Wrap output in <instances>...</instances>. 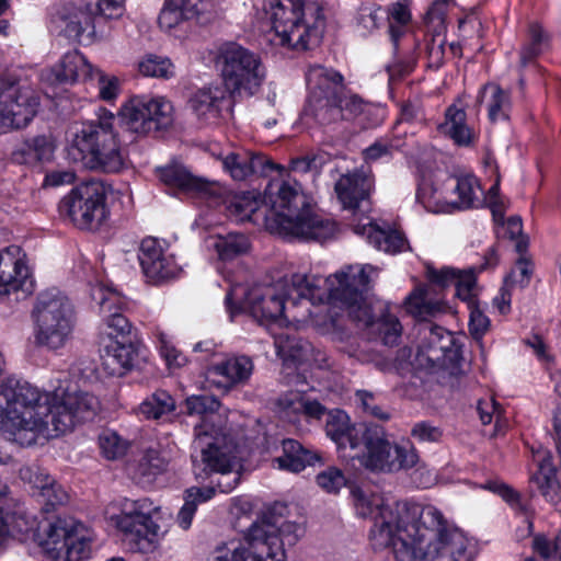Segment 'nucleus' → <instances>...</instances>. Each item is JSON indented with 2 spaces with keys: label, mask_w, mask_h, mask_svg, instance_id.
<instances>
[{
  "label": "nucleus",
  "mask_w": 561,
  "mask_h": 561,
  "mask_svg": "<svg viewBox=\"0 0 561 561\" xmlns=\"http://www.w3.org/2000/svg\"><path fill=\"white\" fill-rule=\"evenodd\" d=\"M222 84L230 90V96H252L265 80L266 70L261 58L249 49L228 44L218 56Z\"/></svg>",
  "instance_id": "4468645a"
},
{
  "label": "nucleus",
  "mask_w": 561,
  "mask_h": 561,
  "mask_svg": "<svg viewBox=\"0 0 561 561\" xmlns=\"http://www.w3.org/2000/svg\"><path fill=\"white\" fill-rule=\"evenodd\" d=\"M373 188L370 178H339L334 192L343 209L356 210L368 201Z\"/></svg>",
  "instance_id": "2f4dec72"
},
{
  "label": "nucleus",
  "mask_w": 561,
  "mask_h": 561,
  "mask_svg": "<svg viewBox=\"0 0 561 561\" xmlns=\"http://www.w3.org/2000/svg\"><path fill=\"white\" fill-rule=\"evenodd\" d=\"M39 98L21 80H0V135L26 128L37 114Z\"/></svg>",
  "instance_id": "dca6fc26"
},
{
  "label": "nucleus",
  "mask_w": 561,
  "mask_h": 561,
  "mask_svg": "<svg viewBox=\"0 0 561 561\" xmlns=\"http://www.w3.org/2000/svg\"><path fill=\"white\" fill-rule=\"evenodd\" d=\"M416 198L428 211L451 213V203L439 192L433 178H421Z\"/></svg>",
  "instance_id": "a18cd8bd"
},
{
  "label": "nucleus",
  "mask_w": 561,
  "mask_h": 561,
  "mask_svg": "<svg viewBox=\"0 0 561 561\" xmlns=\"http://www.w3.org/2000/svg\"><path fill=\"white\" fill-rule=\"evenodd\" d=\"M61 552H57L54 559L57 561H81L89 557L90 540L85 535L83 525L78 523L68 541L60 546Z\"/></svg>",
  "instance_id": "c03bdc74"
},
{
  "label": "nucleus",
  "mask_w": 561,
  "mask_h": 561,
  "mask_svg": "<svg viewBox=\"0 0 561 561\" xmlns=\"http://www.w3.org/2000/svg\"><path fill=\"white\" fill-rule=\"evenodd\" d=\"M215 494V488H197L192 486L184 492V504L181 507L176 522L179 526L186 530L191 527L193 517L196 513L197 506L208 500Z\"/></svg>",
  "instance_id": "79ce46f5"
},
{
  "label": "nucleus",
  "mask_w": 561,
  "mask_h": 561,
  "mask_svg": "<svg viewBox=\"0 0 561 561\" xmlns=\"http://www.w3.org/2000/svg\"><path fill=\"white\" fill-rule=\"evenodd\" d=\"M230 90L220 84H210L198 89L188 100V106L203 124L216 123L224 110L231 107Z\"/></svg>",
  "instance_id": "5701e85b"
},
{
  "label": "nucleus",
  "mask_w": 561,
  "mask_h": 561,
  "mask_svg": "<svg viewBox=\"0 0 561 561\" xmlns=\"http://www.w3.org/2000/svg\"><path fill=\"white\" fill-rule=\"evenodd\" d=\"M529 482L538 489L547 502L556 507L561 506V484L549 458L543 457L539 461L538 469L530 476Z\"/></svg>",
  "instance_id": "c9c22d12"
},
{
  "label": "nucleus",
  "mask_w": 561,
  "mask_h": 561,
  "mask_svg": "<svg viewBox=\"0 0 561 561\" xmlns=\"http://www.w3.org/2000/svg\"><path fill=\"white\" fill-rule=\"evenodd\" d=\"M99 409L98 398L89 392L67 391L59 397L16 377L0 382V432L21 446L64 434L76 422L93 419Z\"/></svg>",
  "instance_id": "f03ea898"
},
{
  "label": "nucleus",
  "mask_w": 561,
  "mask_h": 561,
  "mask_svg": "<svg viewBox=\"0 0 561 561\" xmlns=\"http://www.w3.org/2000/svg\"><path fill=\"white\" fill-rule=\"evenodd\" d=\"M32 317L37 345L56 351L62 348L72 337L75 308L69 298L58 289H48L37 296Z\"/></svg>",
  "instance_id": "9d476101"
},
{
  "label": "nucleus",
  "mask_w": 561,
  "mask_h": 561,
  "mask_svg": "<svg viewBox=\"0 0 561 561\" xmlns=\"http://www.w3.org/2000/svg\"><path fill=\"white\" fill-rule=\"evenodd\" d=\"M486 490H490L494 493H497L506 503H508L514 510L527 515L529 512V506L527 503H525L520 494L512 489L510 485L497 482V481H491L484 484L483 486Z\"/></svg>",
  "instance_id": "4d7b16f0"
},
{
  "label": "nucleus",
  "mask_w": 561,
  "mask_h": 561,
  "mask_svg": "<svg viewBox=\"0 0 561 561\" xmlns=\"http://www.w3.org/2000/svg\"><path fill=\"white\" fill-rule=\"evenodd\" d=\"M483 91L491 93L488 104L490 121L495 123L507 119L511 108L510 93L497 84H486Z\"/></svg>",
  "instance_id": "09e8293b"
},
{
  "label": "nucleus",
  "mask_w": 561,
  "mask_h": 561,
  "mask_svg": "<svg viewBox=\"0 0 561 561\" xmlns=\"http://www.w3.org/2000/svg\"><path fill=\"white\" fill-rule=\"evenodd\" d=\"M453 337L442 328L431 329L428 336V346L422 354L426 356L432 366H444L447 354L451 352Z\"/></svg>",
  "instance_id": "49530a36"
},
{
  "label": "nucleus",
  "mask_w": 561,
  "mask_h": 561,
  "mask_svg": "<svg viewBox=\"0 0 561 561\" xmlns=\"http://www.w3.org/2000/svg\"><path fill=\"white\" fill-rule=\"evenodd\" d=\"M262 216L272 233L284 238L325 241L337 229L336 222L313 211V199L295 178H271L263 195Z\"/></svg>",
  "instance_id": "7ed1b4c3"
},
{
  "label": "nucleus",
  "mask_w": 561,
  "mask_h": 561,
  "mask_svg": "<svg viewBox=\"0 0 561 561\" xmlns=\"http://www.w3.org/2000/svg\"><path fill=\"white\" fill-rule=\"evenodd\" d=\"M165 461L160 457L157 450H148L139 460L137 470L139 476L151 481L153 477L161 473L165 469Z\"/></svg>",
  "instance_id": "13d9d810"
},
{
  "label": "nucleus",
  "mask_w": 561,
  "mask_h": 561,
  "mask_svg": "<svg viewBox=\"0 0 561 561\" xmlns=\"http://www.w3.org/2000/svg\"><path fill=\"white\" fill-rule=\"evenodd\" d=\"M456 295L462 300L468 302V307L476 305L473 290L476 287V275L472 271L459 272L457 280L455 282Z\"/></svg>",
  "instance_id": "69168bd1"
},
{
  "label": "nucleus",
  "mask_w": 561,
  "mask_h": 561,
  "mask_svg": "<svg viewBox=\"0 0 561 561\" xmlns=\"http://www.w3.org/2000/svg\"><path fill=\"white\" fill-rule=\"evenodd\" d=\"M194 431L191 457L197 479L204 480L213 473H226L238 468L237 446L232 438L217 433L207 424H196Z\"/></svg>",
  "instance_id": "ddd939ff"
},
{
  "label": "nucleus",
  "mask_w": 561,
  "mask_h": 561,
  "mask_svg": "<svg viewBox=\"0 0 561 561\" xmlns=\"http://www.w3.org/2000/svg\"><path fill=\"white\" fill-rule=\"evenodd\" d=\"M362 439L356 451L360 465L377 473H396L409 470L420 461L416 448L410 444H397L389 439L385 428L376 423H370L365 432H358Z\"/></svg>",
  "instance_id": "9b49d317"
},
{
  "label": "nucleus",
  "mask_w": 561,
  "mask_h": 561,
  "mask_svg": "<svg viewBox=\"0 0 561 561\" xmlns=\"http://www.w3.org/2000/svg\"><path fill=\"white\" fill-rule=\"evenodd\" d=\"M119 118L131 133L148 135L173 125L174 107L164 98L135 96L122 106Z\"/></svg>",
  "instance_id": "f3484780"
},
{
  "label": "nucleus",
  "mask_w": 561,
  "mask_h": 561,
  "mask_svg": "<svg viewBox=\"0 0 561 561\" xmlns=\"http://www.w3.org/2000/svg\"><path fill=\"white\" fill-rule=\"evenodd\" d=\"M535 551L549 561H561V531L553 542L543 536H536L533 540Z\"/></svg>",
  "instance_id": "e2e57ef3"
},
{
  "label": "nucleus",
  "mask_w": 561,
  "mask_h": 561,
  "mask_svg": "<svg viewBox=\"0 0 561 561\" xmlns=\"http://www.w3.org/2000/svg\"><path fill=\"white\" fill-rule=\"evenodd\" d=\"M533 264L526 256H519L516 261L515 267L505 277V284L510 286H518L520 288L526 287L533 274Z\"/></svg>",
  "instance_id": "052dcab7"
},
{
  "label": "nucleus",
  "mask_w": 561,
  "mask_h": 561,
  "mask_svg": "<svg viewBox=\"0 0 561 561\" xmlns=\"http://www.w3.org/2000/svg\"><path fill=\"white\" fill-rule=\"evenodd\" d=\"M459 272L451 267L439 271L428 267L427 277L430 285L417 287L405 300L408 312L420 319L435 316L443 310V300L438 297L437 288L443 289L455 285Z\"/></svg>",
  "instance_id": "aec40b11"
},
{
  "label": "nucleus",
  "mask_w": 561,
  "mask_h": 561,
  "mask_svg": "<svg viewBox=\"0 0 561 561\" xmlns=\"http://www.w3.org/2000/svg\"><path fill=\"white\" fill-rule=\"evenodd\" d=\"M138 410L146 419L158 420L175 410V401L167 391L157 390L139 404Z\"/></svg>",
  "instance_id": "de8ad7c7"
},
{
  "label": "nucleus",
  "mask_w": 561,
  "mask_h": 561,
  "mask_svg": "<svg viewBox=\"0 0 561 561\" xmlns=\"http://www.w3.org/2000/svg\"><path fill=\"white\" fill-rule=\"evenodd\" d=\"M382 11L376 5H363L357 14V27L362 34H367L378 28L382 20Z\"/></svg>",
  "instance_id": "680f3d73"
},
{
  "label": "nucleus",
  "mask_w": 561,
  "mask_h": 561,
  "mask_svg": "<svg viewBox=\"0 0 561 561\" xmlns=\"http://www.w3.org/2000/svg\"><path fill=\"white\" fill-rule=\"evenodd\" d=\"M263 199H259V195L253 192H247L237 195L230 202V211L238 217L239 220H256L261 213Z\"/></svg>",
  "instance_id": "8fccbe9b"
},
{
  "label": "nucleus",
  "mask_w": 561,
  "mask_h": 561,
  "mask_svg": "<svg viewBox=\"0 0 561 561\" xmlns=\"http://www.w3.org/2000/svg\"><path fill=\"white\" fill-rule=\"evenodd\" d=\"M334 160L324 151L312 152L290 160L288 167L274 162L262 153L231 152L222 159L224 171L231 175H268L288 173H333Z\"/></svg>",
  "instance_id": "f8f14e48"
},
{
  "label": "nucleus",
  "mask_w": 561,
  "mask_h": 561,
  "mask_svg": "<svg viewBox=\"0 0 561 561\" xmlns=\"http://www.w3.org/2000/svg\"><path fill=\"white\" fill-rule=\"evenodd\" d=\"M316 479L318 485L328 493H337L346 484L344 473L336 467H328Z\"/></svg>",
  "instance_id": "bf43d9fd"
},
{
  "label": "nucleus",
  "mask_w": 561,
  "mask_h": 561,
  "mask_svg": "<svg viewBox=\"0 0 561 561\" xmlns=\"http://www.w3.org/2000/svg\"><path fill=\"white\" fill-rule=\"evenodd\" d=\"M283 449L284 455L277 457L274 462L277 463L279 469H285L291 472H300L307 466H314L322 459L321 454L305 448L295 439L284 440Z\"/></svg>",
  "instance_id": "f704fd0d"
},
{
  "label": "nucleus",
  "mask_w": 561,
  "mask_h": 561,
  "mask_svg": "<svg viewBox=\"0 0 561 561\" xmlns=\"http://www.w3.org/2000/svg\"><path fill=\"white\" fill-rule=\"evenodd\" d=\"M205 10L203 0H165L159 14V26L171 32L186 21L197 19Z\"/></svg>",
  "instance_id": "c756f323"
},
{
  "label": "nucleus",
  "mask_w": 561,
  "mask_h": 561,
  "mask_svg": "<svg viewBox=\"0 0 561 561\" xmlns=\"http://www.w3.org/2000/svg\"><path fill=\"white\" fill-rule=\"evenodd\" d=\"M339 107L341 108V119L351 121L366 112L368 105L364 102V100L356 95L350 93L344 83L342 82V89L339 93Z\"/></svg>",
  "instance_id": "864d4df0"
},
{
  "label": "nucleus",
  "mask_w": 561,
  "mask_h": 561,
  "mask_svg": "<svg viewBox=\"0 0 561 561\" xmlns=\"http://www.w3.org/2000/svg\"><path fill=\"white\" fill-rule=\"evenodd\" d=\"M354 231L365 237L376 249L386 253L396 254L408 248L405 237L398 230H385L373 222H368L357 225Z\"/></svg>",
  "instance_id": "473e14b6"
},
{
  "label": "nucleus",
  "mask_w": 561,
  "mask_h": 561,
  "mask_svg": "<svg viewBox=\"0 0 561 561\" xmlns=\"http://www.w3.org/2000/svg\"><path fill=\"white\" fill-rule=\"evenodd\" d=\"M221 261H229L242 255L249 250V241L244 234L229 233L227 236H213L207 240Z\"/></svg>",
  "instance_id": "a19ab883"
},
{
  "label": "nucleus",
  "mask_w": 561,
  "mask_h": 561,
  "mask_svg": "<svg viewBox=\"0 0 561 561\" xmlns=\"http://www.w3.org/2000/svg\"><path fill=\"white\" fill-rule=\"evenodd\" d=\"M358 516L370 518L374 549L392 548L398 561H473L469 540L432 505L352 491Z\"/></svg>",
  "instance_id": "f257e3e1"
},
{
  "label": "nucleus",
  "mask_w": 561,
  "mask_h": 561,
  "mask_svg": "<svg viewBox=\"0 0 561 561\" xmlns=\"http://www.w3.org/2000/svg\"><path fill=\"white\" fill-rule=\"evenodd\" d=\"M465 110L451 105L446 110L445 122L439 125L442 133L446 134L457 146L470 147L476 142V134L466 124Z\"/></svg>",
  "instance_id": "e433bc0d"
},
{
  "label": "nucleus",
  "mask_w": 561,
  "mask_h": 561,
  "mask_svg": "<svg viewBox=\"0 0 561 561\" xmlns=\"http://www.w3.org/2000/svg\"><path fill=\"white\" fill-rule=\"evenodd\" d=\"M427 36H431L426 44L428 66L437 69L444 64L445 33H427Z\"/></svg>",
  "instance_id": "0e129e2a"
},
{
  "label": "nucleus",
  "mask_w": 561,
  "mask_h": 561,
  "mask_svg": "<svg viewBox=\"0 0 561 561\" xmlns=\"http://www.w3.org/2000/svg\"><path fill=\"white\" fill-rule=\"evenodd\" d=\"M378 270L370 265H347L329 276V304L344 310L359 327L376 324L382 343L393 346L401 336L399 320L388 312L383 301H373L368 291Z\"/></svg>",
  "instance_id": "20e7f679"
},
{
  "label": "nucleus",
  "mask_w": 561,
  "mask_h": 561,
  "mask_svg": "<svg viewBox=\"0 0 561 561\" xmlns=\"http://www.w3.org/2000/svg\"><path fill=\"white\" fill-rule=\"evenodd\" d=\"M144 351L138 342L130 339L112 340L102 355L103 366L112 375H122L140 363Z\"/></svg>",
  "instance_id": "bb28decb"
},
{
  "label": "nucleus",
  "mask_w": 561,
  "mask_h": 561,
  "mask_svg": "<svg viewBox=\"0 0 561 561\" xmlns=\"http://www.w3.org/2000/svg\"><path fill=\"white\" fill-rule=\"evenodd\" d=\"M115 117L104 111L96 121L83 123L75 133L68 158L80 168L104 173L124 170L114 133Z\"/></svg>",
  "instance_id": "0eeeda50"
},
{
  "label": "nucleus",
  "mask_w": 561,
  "mask_h": 561,
  "mask_svg": "<svg viewBox=\"0 0 561 561\" xmlns=\"http://www.w3.org/2000/svg\"><path fill=\"white\" fill-rule=\"evenodd\" d=\"M276 353L284 360L304 363L309 360L313 351L312 345L295 334L277 333L274 335Z\"/></svg>",
  "instance_id": "58836bf2"
},
{
  "label": "nucleus",
  "mask_w": 561,
  "mask_h": 561,
  "mask_svg": "<svg viewBox=\"0 0 561 561\" xmlns=\"http://www.w3.org/2000/svg\"><path fill=\"white\" fill-rule=\"evenodd\" d=\"M57 83H75L79 79H93V66L79 51L67 53L51 69Z\"/></svg>",
  "instance_id": "72a5a7b5"
},
{
  "label": "nucleus",
  "mask_w": 561,
  "mask_h": 561,
  "mask_svg": "<svg viewBox=\"0 0 561 561\" xmlns=\"http://www.w3.org/2000/svg\"><path fill=\"white\" fill-rule=\"evenodd\" d=\"M286 505L276 504L254 522L245 535V546L230 542L218 554L233 548L244 549L245 561H284L285 546L291 547L304 535V526L284 518Z\"/></svg>",
  "instance_id": "6e6552de"
},
{
  "label": "nucleus",
  "mask_w": 561,
  "mask_h": 561,
  "mask_svg": "<svg viewBox=\"0 0 561 561\" xmlns=\"http://www.w3.org/2000/svg\"><path fill=\"white\" fill-rule=\"evenodd\" d=\"M343 76L321 65L311 66L307 72L309 96L302 115L319 125H330L341 119L339 93Z\"/></svg>",
  "instance_id": "2eb2a0df"
},
{
  "label": "nucleus",
  "mask_w": 561,
  "mask_h": 561,
  "mask_svg": "<svg viewBox=\"0 0 561 561\" xmlns=\"http://www.w3.org/2000/svg\"><path fill=\"white\" fill-rule=\"evenodd\" d=\"M370 423H352L350 416L342 410H334L328 413L325 421V434L337 446L339 449L350 447L352 450L358 449L362 435L358 432H365Z\"/></svg>",
  "instance_id": "a878e982"
},
{
  "label": "nucleus",
  "mask_w": 561,
  "mask_h": 561,
  "mask_svg": "<svg viewBox=\"0 0 561 561\" xmlns=\"http://www.w3.org/2000/svg\"><path fill=\"white\" fill-rule=\"evenodd\" d=\"M411 436L420 443H436L440 440L443 431L430 422L422 421L414 424Z\"/></svg>",
  "instance_id": "774afa93"
},
{
  "label": "nucleus",
  "mask_w": 561,
  "mask_h": 561,
  "mask_svg": "<svg viewBox=\"0 0 561 561\" xmlns=\"http://www.w3.org/2000/svg\"><path fill=\"white\" fill-rule=\"evenodd\" d=\"M91 298L100 307L111 341L129 339L133 329L130 322L125 316L114 310L119 300L118 295L103 285H98L92 287Z\"/></svg>",
  "instance_id": "b1692460"
},
{
  "label": "nucleus",
  "mask_w": 561,
  "mask_h": 561,
  "mask_svg": "<svg viewBox=\"0 0 561 561\" xmlns=\"http://www.w3.org/2000/svg\"><path fill=\"white\" fill-rule=\"evenodd\" d=\"M139 71L146 77L170 78L174 67L168 58L149 55L139 62Z\"/></svg>",
  "instance_id": "5fc2aeb1"
},
{
  "label": "nucleus",
  "mask_w": 561,
  "mask_h": 561,
  "mask_svg": "<svg viewBox=\"0 0 561 561\" xmlns=\"http://www.w3.org/2000/svg\"><path fill=\"white\" fill-rule=\"evenodd\" d=\"M77 524L71 517H57L44 526L45 539L43 540V546L53 558L57 552H61L60 546L68 541Z\"/></svg>",
  "instance_id": "ea45409f"
},
{
  "label": "nucleus",
  "mask_w": 561,
  "mask_h": 561,
  "mask_svg": "<svg viewBox=\"0 0 561 561\" xmlns=\"http://www.w3.org/2000/svg\"><path fill=\"white\" fill-rule=\"evenodd\" d=\"M158 514L159 507L144 497L126 502L122 513L114 519L126 539L135 541L140 551L147 552L154 548L161 535V527L157 523Z\"/></svg>",
  "instance_id": "a211bd4d"
},
{
  "label": "nucleus",
  "mask_w": 561,
  "mask_h": 561,
  "mask_svg": "<svg viewBox=\"0 0 561 561\" xmlns=\"http://www.w3.org/2000/svg\"><path fill=\"white\" fill-rule=\"evenodd\" d=\"M300 300L310 305L329 301V277L296 273L284 277L273 287L251 290L245 300V309L259 323L280 321L285 302L296 306Z\"/></svg>",
  "instance_id": "39448f33"
},
{
  "label": "nucleus",
  "mask_w": 561,
  "mask_h": 561,
  "mask_svg": "<svg viewBox=\"0 0 561 561\" xmlns=\"http://www.w3.org/2000/svg\"><path fill=\"white\" fill-rule=\"evenodd\" d=\"M56 146L50 136L38 135L27 138L21 146L11 153L14 163L35 167L49 162L55 152Z\"/></svg>",
  "instance_id": "7c9ffc66"
},
{
  "label": "nucleus",
  "mask_w": 561,
  "mask_h": 561,
  "mask_svg": "<svg viewBox=\"0 0 561 561\" xmlns=\"http://www.w3.org/2000/svg\"><path fill=\"white\" fill-rule=\"evenodd\" d=\"M456 184L454 193L457 199L449 201L451 203V211L478 207L485 204L492 211L493 219L496 224H503L506 210L505 201L500 196L499 178L485 193L478 178H455Z\"/></svg>",
  "instance_id": "6ab92c4d"
},
{
  "label": "nucleus",
  "mask_w": 561,
  "mask_h": 561,
  "mask_svg": "<svg viewBox=\"0 0 561 561\" xmlns=\"http://www.w3.org/2000/svg\"><path fill=\"white\" fill-rule=\"evenodd\" d=\"M41 496L46 502V511H49V507L54 508L58 505H64L68 501V493L54 479L41 491Z\"/></svg>",
  "instance_id": "338daca9"
},
{
  "label": "nucleus",
  "mask_w": 561,
  "mask_h": 561,
  "mask_svg": "<svg viewBox=\"0 0 561 561\" xmlns=\"http://www.w3.org/2000/svg\"><path fill=\"white\" fill-rule=\"evenodd\" d=\"M450 7L451 0L433 1L425 15L427 33H445L446 15Z\"/></svg>",
  "instance_id": "603ef678"
},
{
  "label": "nucleus",
  "mask_w": 561,
  "mask_h": 561,
  "mask_svg": "<svg viewBox=\"0 0 561 561\" xmlns=\"http://www.w3.org/2000/svg\"><path fill=\"white\" fill-rule=\"evenodd\" d=\"M277 407L283 417L290 422L298 421L300 416L320 419L327 411L320 402L300 391L284 393L277 400Z\"/></svg>",
  "instance_id": "c85d7f7f"
},
{
  "label": "nucleus",
  "mask_w": 561,
  "mask_h": 561,
  "mask_svg": "<svg viewBox=\"0 0 561 561\" xmlns=\"http://www.w3.org/2000/svg\"><path fill=\"white\" fill-rule=\"evenodd\" d=\"M126 194V187H116L106 178H89L73 186L60 204L78 229L98 231L107 222L111 207Z\"/></svg>",
  "instance_id": "1a4fd4ad"
},
{
  "label": "nucleus",
  "mask_w": 561,
  "mask_h": 561,
  "mask_svg": "<svg viewBox=\"0 0 561 561\" xmlns=\"http://www.w3.org/2000/svg\"><path fill=\"white\" fill-rule=\"evenodd\" d=\"M253 362L245 355L232 356L209 367L210 375L221 376L233 386L245 383L253 373Z\"/></svg>",
  "instance_id": "4c0bfd02"
},
{
  "label": "nucleus",
  "mask_w": 561,
  "mask_h": 561,
  "mask_svg": "<svg viewBox=\"0 0 561 561\" xmlns=\"http://www.w3.org/2000/svg\"><path fill=\"white\" fill-rule=\"evenodd\" d=\"M99 440L102 454L110 460L119 459L127 453L128 443L115 432H104Z\"/></svg>",
  "instance_id": "6e6d98bb"
},
{
  "label": "nucleus",
  "mask_w": 561,
  "mask_h": 561,
  "mask_svg": "<svg viewBox=\"0 0 561 561\" xmlns=\"http://www.w3.org/2000/svg\"><path fill=\"white\" fill-rule=\"evenodd\" d=\"M138 259L145 276L154 284L173 279L181 272L173 255L165 254L159 241L153 238L141 241Z\"/></svg>",
  "instance_id": "4be33fe9"
},
{
  "label": "nucleus",
  "mask_w": 561,
  "mask_h": 561,
  "mask_svg": "<svg viewBox=\"0 0 561 561\" xmlns=\"http://www.w3.org/2000/svg\"><path fill=\"white\" fill-rule=\"evenodd\" d=\"M53 22L67 38L80 43H90L94 35V21L91 12L73 7L64 5Z\"/></svg>",
  "instance_id": "393cba45"
},
{
  "label": "nucleus",
  "mask_w": 561,
  "mask_h": 561,
  "mask_svg": "<svg viewBox=\"0 0 561 561\" xmlns=\"http://www.w3.org/2000/svg\"><path fill=\"white\" fill-rule=\"evenodd\" d=\"M387 19L390 41L394 50H397L400 39L408 34L411 22V12L408 4L403 0L390 4L387 10Z\"/></svg>",
  "instance_id": "37998d69"
},
{
  "label": "nucleus",
  "mask_w": 561,
  "mask_h": 561,
  "mask_svg": "<svg viewBox=\"0 0 561 561\" xmlns=\"http://www.w3.org/2000/svg\"><path fill=\"white\" fill-rule=\"evenodd\" d=\"M24 254L18 245L0 251V297L15 294V299H24L33 291L28 267Z\"/></svg>",
  "instance_id": "412c9836"
},
{
  "label": "nucleus",
  "mask_w": 561,
  "mask_h": 561,
  "mask_svg": "<svg viewBox=\"0 0 561 561\" xmlns=\"http://www.w3.org/2000/svg\"><path fill=\"white\" fill-rule=\"evenodd\" d=\"M169 194L188 195L198 198H221L228 193L217 181L205 178H161Z\"/></svg>",
  "instance_id": "cd10ccee"
},
{
  "label": "nucleus",
  "mask_w": 561,
  "mask_h": 561,
  "mask_svg": "<svg viewBox=\"0 0 561 561\" xmlns=\"http://www.w3.org/2000/svg\"><path fill=\"white\" fill-rule=\"evenodd\" d=\"M270 21L268 41L296 50L318 46L324 31L322 9L313 0H274Z\"/></svg>",
  "instance_id": "423d86ee"
},
{
  "label": "nucleus",
  "mask_w": 561,
  "mask_h": 561,
  "mask_svg": "<svg viewBox=\"0 0 561 561\" xmlns=\"http://www.w3.org/2000/svg\"><path fill=\"white\" fill-rule=\"evenodd\" d=\"M184 405L188 415H197L206 420L219 410L220 402L211 394H194L185 399Z\"/></svg>",
  "instance_id": "3c124183"
}]
</instances>
